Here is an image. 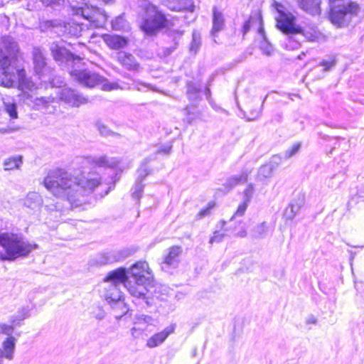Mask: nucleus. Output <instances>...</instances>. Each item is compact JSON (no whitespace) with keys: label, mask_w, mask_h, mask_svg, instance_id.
Returning a JSON list of instances; mask_svg holds the SVG:
<instances>
[{"label":"nucleus","mask_w":364,"mask_h":364,"mask_svg":"<svg viewBox=\"0 0 364 364\" xmlns=\"http://www.w3.org/2000/svg\"><path fill=\"white\" fill-rule=\"evenodd\" d=\"M101 184L100 177L76 178L62 168L50 171L43 180V185L50 193L71 203L88 196Z\"/></svg>","instance_id":"nucleus-1"},{"label":"nucleus","mask_w":364,"mask_h":364,"mask_svg":"<svg viewBox=\"0 0 364 364\" xmlns=\"http://www.w3.org/2000/svg\"><path fill=\"white\" fill-rule=\"evenodd\" d=\"M361 11L360 5L352 0H328L327 20L336 28L348 27Z\"/></svg>","instance_id":"nucleus-2"},{"label":"nucleus","mask_w":364,"mask_h":364,"mask_svg":"<svg viewBox=\"0 0 364 364\" xmlns=\"http://www.w3.org/2000/svg\"><path fill=\"white\" fill-rule=\"evenodd\" d=\"M129 279L127 276V291L136 298L145 299L151 288L154 287L153 277L149 264L139 260L129 267Z\"/></svg>","instance_id":"nucleus-3"},{"label":"nucleus","mask_w":364,"mask_h":364,"mask_svg":"<svg viewBox=\"0 0 364 364\" xmlns=\"http://www.w3.org/2000/svg\"><path fill=\"white\" fill-rule=\"evenodd\" d=\"M144 16L139 25V29L148 36H156L164 30H169L173 26V21L177 17H168L159 6L148 4L144 8Z\"/></svg>","instance_id":"nucleus-4"},{"label":"nucleus","mask_w":364,"mask_h":364,"mask_svg":"<svg viewBox=\"0 0 364 364\" xmlns=\"http://www.w3.org/2000/svg\"><path fill=\"white\" fill-rule=\"evenodd\" d=\"M0 246L5 252L0 251V260L14 261L19 257H28L38 248V245L24 240L21 234L13 232H0Z\"/></svg>","instance_id":"nucleus-5"},{"label":"nucleus","mask_w":364,"mask_h":364,"mask_svg":"<svg viewBox=\"0 0 364 364\" xmlns=\"http://www.w3.org/2000/svg\"><path fill=\"white\" fill-rule=\"evenodd\" d=\"M127 271L124 267L117 268L107 274L104 282L109 283L105 288L104 296L109 303L117 302L122 299L123 294L120 288L122 284L127 289Z\"/></svg>","instance_id":"nucleus-6"},{"label":"nucleus","mask_w":364,"mask_h":364,"mask_svg":"<svg viewBox=\"0 0 364 364\" xmlns=\"http://www.w3.org/2000/svg\"><path fill=\"white\" fill-rule=\"evenodd\" d=\"M17 46H8L6 51L0 48V85L10 88L15 84L14 74L10 71L12 62L16 60Z\"/></svg>","instance_id":"nucleus-7"},{"label":"nucleus","mask_w":364,"mask_h":364,"mask_svg":"<svg viewBox=\"0 0 364 364\" xmlns=\"http://www.w3.org/2000/svg\"><path fill=\"white\" fill-rule=\"evenodd\" d=\"M72 11L73 16L83 18L96 28L104 27L107 21L106 12L95 6L85 4L82 6L73 7Z\"/></svg>","instance_id":"nucleus-8"},{"label":"nucleus","mask_w":364,"mask_h":364,"mask_svg":"<svg viewBox=\"0 0 364 364\" xmlns=\"http://www.w3.org/2000/svg\"><path fill=\"white\" fill-rule=\"evenodd\" d=\"M242 223V221L234 222V223L228 226L227 221L220 220V224L223 232L220 230H215L213 236L210 238V243L213 244L221 242L225 237V232H232L236 237H245L247 235V231L243 227H241L239 230L237 229V225L240 226Z\"/></svg>","instance_id":"nucleus-9"},{"label":"nucleus","mask_w":364,"mask_h":364,"mask_svg":"<svg viewBox=\"0 0 364 364\" xmlns=\"http://www.w3.org/2000/svg\"><path fill=\"white\" fill-rule=\"evenodd\" d=\"M296 18L291 13L283 14L276 18V26L284 34H296L301 32V26L296 24Z\"/></svg>","instance_id":"nucleus-10"},{"label":"nucleus","mask_w":364,"mask_h":364,"mask_svg":"<svg viewBox=\"0 0 364 364\" xmlns=\"http://www.w3.org/2000/svg\"><path fill=\"white\" fill-rule=\"evenodd\" d=\"M253 28H255L257 33L259 34L264 40H266L263 18L259 13L250 15L247 20L245 21L242 28V35L245 36Z\"/></svg>","instance_id":"nucleus-11"},{"label":"nucleus","mask_w":364,"mask_h":364,"mask_svg":"<svg viewBox=\"0 0 364 364\" xmlns=\"http://www.w3.org/2000/svg\"><path fill=\"white\" fill-rule=\"evenodd\" d=\"M255 193V188L253 185H248L242 193V200L240 202L233 215L230 218V222H235V217H242L245 215V212L248 208V205L252 200Z\"/></svg>","instance_id":"nucleus-12"},{"label":"nucleus","mask_w":364,"mask_h":364,"mask_svg":"<svg viewBox=\"0 0 364 364\" xmlns=\"http://www.w3.org/2000/svg\"><path fill=\"white\" fill-rule=\"evenodd\" d=\"M117 60L129 72L136 73L141 69L140 63L132 53L120 51L117 53Z\"/></svg>","instance_id":"nucleus-13"},{"label":"nucleus","mask_w":364,"mask_h":364,"mask_svg":"<svg viewBox=\"0 0 364 364\" xmlns=\"http://www.w3.org/2000/svg\"><path fill=\"white\" fill-rule=\"evenodd\" d=\"M71 75L76 81L89 87L97 86L101 80L98 74L87 70H74L71 73Z\"/></svg>","instance_id":"nucleus-14"},{"label":"nucleus","mask_w":364,"mask_h":364,"mask_svg":"<svg viewBox=\"0 0 364 364\" xmlns=\"http://www.w3.org/2000/svg\"><path fill=\"white\" fill-rule=\"evenodd\" d=\"M175 331V325L171 324L166 327L163 331L158 332L151 336L146 341V346L149 348H155L161 345L168 336Z\"/></svg>","instance_id":"nucleus-15"},{"label":"nucleus","mask_w":364,"mask_h":364,"mask_svg":"<svg viewBox=\"0 0 364 364\" xmlns=\"http://www.w3.org/2000/svg\"><path fill=\"white\" fill-rule=\"evenodd\" d=\"M102 39L112 50H119L126 47L129 43L127 38L116 34H104Z\"/></svg>","instance_id":"nucleus-16"},{"label":"nucleus","mask_w":364,"mask_h":364,"mask_svg":"<svg viewBox=\"0 0 364 364\" xmlns=\"http://www.w3.org/2000/svg\"><path fill=\"white\" fill-rule=\"evenodd\" d=\"M83 31V24L76 23L75 19L72 18L71 21L65 23L63 35L68 38H78L81 36Z\"/></svg>","instance_id":"nucleus-17"},{"label":"nucleus","mask_w":364,"mask_h":364,"mask_svg":"<svg viewBox=\"0 0 364 364\" xmlns=\"http://www.w3.org/2000/svg\"><path fill=\"white\" fill-rule=\"evenodd\" d=\"M32 59L35 73L38 75H43L47 63L43 52L39 48L34 49Z\"/></svg>","instance_id":"nucleus-18"},{"label":"nucleus","mask_w":364,"mask_h":364,"mask_svg":"<svg viewBox=\"0 0 364 364\" xmlns=\"http://www.w3.org/2000/svg\"><path fill=\"white\" fill-rule=\"evenodd\" d=\"M181 253L182 247L180 245L171 246L163 258V263L168 266L176 264L179 261Z\"/></svg>","instance_id":"nucleus-19"},{"label":"nucleus","mask_w":364,"mask_h":364,"mask_svg":"<svg viewBox=\"0 0 364 364\" xmlns=\"http://www.w3.org/2000/svg\"><path fill=\"white\" fill-rule=\"evenodd\" d=\"M176 5L169 9L175 12H193L195 6L193 0H174Z\"/></svg>","instance_id":"nucleus-20"},{"label":"nucleus","mask_w":364,"mask_h":364,"mask_svg":"<svg viewBox=\"0 0 364 364\" xmlns=\"http://www.w3.org/2000/svg\"><path fill=\"white\" fill-rule=\"evenodd\" d=\"M296 34H301L309 42L318 41L321 36L320 31L314 26H311L306 28H301V32L296 33Z\"/></svg>","instance_id":"nucleus-21"},{"label":"nucleus","mask_w":364,"mask_h":364,"mask_svg":"<svg viewBox=\"0 0 364 364\" xmlns=\"http://www.w3.org/2000/svg\"><path fill=\"white\" fill-rule=\"evenodd\" d=\"M50 51L53 59L56 61L73 58V55L63 46L55 45Z\"/></svg>","instance_id":"nucleus-22"},{"label":"nucleus","mask_w":364,"mask_h":364,"mask_svg":"<svg viewBox=\"0 0 364 364\" xmlns=\"http://www.w3.org/2000/svg\"><path fill=\"white\" fill-rule=\"evenodd\" d=\"M225 26V19L223 14L217 9L213 10V28L212 33L215 34L222 31Z\"/></svg>","instance_id":"nucleus-23"},{"label":"nucleus","mask_w":364,"mask_h":364,"mask_svg":"<svg viewBox=\"0 0 364 364\" xmlns=\"http://www.w3.org/2000/svg\"><path fill=\"white\" fill-rule=\"evenodd\" d=\"M247 181V175L234 176L228 178L223 184L225 191L228 192L235 186L245 183Z\"/></svg>","instance_id":"nucleus-24"},{"label":"nucleus","mask_w":364,"mask_h":364,"mask_svg":"<svg viewBox=\"0 0 364 364\" xmlns=\"http://www.w3.org/2000/svg\"><path fill=\"white\" fill-rule=\"evenodd\" d=\"M260 106L257 103L256 105L252 102L247 103L244 108V113L249 119H256L260 113Z\"/></svg>","instance_id":"nucleus-25"},{"label":"nucleus","mask_w":364,"mask_h":364,"mask_svg":"<svg viewBox=\"0 0 364 364\" xmlns=\"http://www.w3.org/2000/svg\"><path fill=\"white\" fill-rule=\"evenodd\" d=\"M16 74L18 76V87L20 90L25 88H29L31 84V81L26 76V72L24 68H21L16 70Z\"/></svg>","instance_id":"nucleus-26"},{"label":"nucleus","mask_w":364,"mask_h":364,"mask_svg":"<svg viewBox=\"0 0 364 364\" xmlns=\"http://www.w3.org/2000/svg\"><path fill=\"white\" fill-rule=\"evenodd\" d=\"M15 348V338L12 336L8 337L3 342L4 355L9 360L13 358V354Z\"/></svg>","instance_id":"nucleus-27"},{"label":"nucleus","mask_w":364,"mask_h":364,"mask_svg":"<svg viewBox=\"0 0 364 364\" xmlns=\"http://www.w3.org/2000/svg\"><path fill=\"white\" fill-rule=\"evenodd\" d=\"M299 5L302 9L309 13L318 11L320 7L317 0H301Z\"/></svg>","instance_id":"nucleus-28"},{"label":"nucleus","mask_w":364,"mask_h":364,"mask_svg":"<svg viewBox=\"0 0 364 364\" xmlns=\"http://www.w3.org/2000/svg\"><path fill=\"white\" fill-rule=\"evenodd\" d=\"M22 164V156H16L10 157L4 161V166L5 170H14L18 168Z\"/></svg>","instance_id":"nucleus-29"},{"label":"nucleus","mask_w":364,"mask_h":364,"mask_svg":"<svg viewBox=\"0 0 364 364\" xmlns=\"http://www.w3.org/2000/svg\"><path fill=\"white\" fill-rule=\"evenodd\" d=\"M217 205V203L214 200L209 201L206 206L200 209L196 215L197 220H200L207 215H209L212 213V210L214 209Z\"/></svg>","instance_id":"nucleus-30"},{"label":"nucleus","mask_w":364,"mask_h":364,"mask_svg":"<svg viewBox=\"0 0 364 364\" xmlns=\"http://www.w3.org/2000/svg\"><path fill=\"white\" fill-rule=\"evenodd\" d=\"M92 164L95 167L98 168H111L114 166L105 156H100L93 160Z\"/></svg>","instance_id":"nucleus-31"},{"label":"nucleus","mask_w":364,"mask_h":364,"mask_svg":"<svg viewBox=\"0 0 364 364\" xmlns=\"http://www.w3.org/2000/svg\"><path fill=\"white\" fill-rule=\"evenodd\" d=\"M299 208V205L289 204L284 211V216L287 220L292 219L295 216Z\"/></svg>","instance_id":"nucleus-32"},{"label":"nucleus","mask_w":364,"mask_h":364,"mask_svg":"<svg viewBox=\"0 0 364 364\" xmlns=\"http://www.w3.org/2000/svg\"><path fill=\"white\" fill-rule=\"evenodd\" d=\"M271 6L277 11L279 14L278 16H282L283 14H289L287 7L286 5L277 1L275 0L272 1Z\"/></svg>","instance_id":"nucleus-33"},{"label":"nucleus","mask_w":364,"mask_h":364,"mask_svg":"<svg viewBox=\"0 0 364 364\" xmlns=\"http://www.w3.org/2000/svg\"><path fill=\"white\" fill-rule=\"evenodd\" d=\"M336 60L334 57L331 58L328 60H323L319 63V65L322 66L323 71H328L333 66H335Z\"/></svg>","instance_id":"nucleus-34"},{"label":"nucleus","mask_w":364,"mask_h":364,"mask_svg":"<svg viewBox=\"0 0 364 364\" xmlns=\"http://www.w3.org/2000/svg\"><path fill=\"white\" fill-rule=\"evenodd\" d=\"M301 144L300 143H295L291 147H289L285 152V156L287 158H289L296 154L299 149H300Z\"/></svg>","instance_id":"nucleus-35"},{"label":"nucleus","mask_w":364,"mask_h":364,"mask_svg":"<svg viewBox=\"0 0 364 364\" xmlns=\"http://www.w3.org/2000/svg\"><path fill=\"white\" fill-rule=\"evenodd\" d=\"M200 92V90L196 87H190L188 91L187 94L188 95V97L190 100H194L195 98L199 97V94Z\"/></svg>","instance_id":"nucleus-36"},{"label":"nucleus","mask_w":364,"mask_h":364,"mask_svg":"<svg viewBox=\"0 0 364 364\" xmlns=\"http://www.w3.org/2000/svg\"><path fill=\"white\" fill-rule=\"evenodd\" d=\"M144 191V185L140 183L135 188L134 191L132 193V197L136 200H139Z\"/></svg>","instance_id":"nucleus-37"},{"label":"nucleus","mask_w":364,"mask_h":364,"mask_svg":"<svg viewBox=\"0 0 364 364\" xmlns=\"http://www.w3.org/2000/svg\"><path fill=\"white\" fill-rule=\"evenodd\" d=\"M14 331V327L10 325L0 323V334L11 335Z\"/></svg>","instance_id":"nucleus-38"},{"label":"nucleus","mask_w":364,"mask_h":364,"mask_svg":"<svg viewBox=\"0 0 364 364\" xmlns=\"http://www.w3.org/2000/svg\"><path fill=\"white\" fill-rule=\"evenodd\" d=\"M46 6H58L64 2L65 0H38Z\"/></svg>","instance_id":"nucleus-39"},{"label":"nucleus","mask_w":364,"mask_h":364,"mask_svg":"<svg viewBox=\"0 0 364 364\" xmlns=\"http://www.w3.org/2000/svg\"><path fill=\"white\" fill-rule=\"evenodd\" d=\"M6 112H8V114L12 119L17 118L18 114H17L16 107L15 105L12 104L11 105H9L6 109Z\"/></svg>","instance_id":"nucleus-40"},{"label":"nucleus","mask_w":364,"mask_h":364,"mask_svg":"<svg viewBox=\"0 0 364 364\" xmlns=\"http://www.w3.org/2000/svg\"><path fill=\"white\" fill-rule=\"evenodd\" d=\"M171 149H172V146L168 144V145H166V146H161L159 149H158V150L156 151V153L159 154H168L171 151Z\"/></svg>","instance_id":"nucleus-41"},{"label":"nucleus","mask_w":364,"mask_h":364,"mask_svg":"<svg viewBox=\"0 0 364 364\" xmlns=\"http://www.w3.org/2000/svg\"><path fill=\"white\" fill-rule=\"evenodd\" d=\"M87 100L82 97H75L74 104L77 106H80V105L87 103Z\"/></svg>","instance_id":"nucleus-42"},{"label":"nucleus","mask_w":364,"mask_h":364,"mask_svg":"<svg viewBox=\"0 0 364 364\" xmlns=\"http://www.w3.org/2000/svg\"><path fill=\"white\" fill-rule=\"evenodd\" d=\"M306 322H307V323H309V324H314L317 322V321H316V318L312 316V317L309 318L307 319Z\"/></svg>","instance_id":"nucleus-43"},{"label":"nucleus","mask_w":364,"mask_h":364,"mask_svg":"<svg viewBox=\"0 0 364 364\" xmlns=\"http://www.w3.org/2000/svg\"><path fill=\"white\" fill-rule=\"evenodd\" d=\"M141 330V328L140 327H136V326H134L132 328V334H134V333L137 331H140Z\"/></svg>","instance_id":"nucleus-44"},{"label":"nucleus","mask_w":364,"mask_h":364,"mask_svg":"<svg viewBox=\"0 0 364 364\" xmlns=\"http://www.w3.org/2000/svg\"><path fill=\"white\" fill-rule=\"evenodd\" d=\"M148 174H149V173H146L142 176V178H144V177H145L146 175H148Z\"/></svg>","instance_id":"nucleus-45"},{"label":"nucleus","mask_w":364,"mask_h":364,"mask_svg":"<svg viewBox=\"0 0 364 364\" xmlns=\"http://www.w3.org/2000/svg\"><path fill=\"white\" fill-rule=\"evenodd\" d=\"M140 323H141L140 321L136 323V325L140 324Z\"/></svg>","instance_id":"nucleus-46"}]
</instances>
